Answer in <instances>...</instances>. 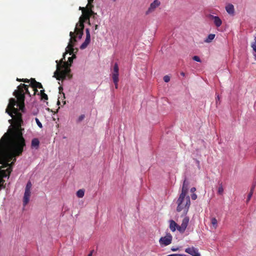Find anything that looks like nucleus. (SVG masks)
I'll use <instances>...</instances> for the list:
<instances>
[{
    "label": "nucleus",
    "instance_id": "6e6552de",
    "mask_svg": "<svg viewBox=\"0 0 256 256\" xmlns=\"http://www.w3.org/2000/svg\"><path fill=\"white\" fill-rule=\"evenodd\" d=\"M172 241V236L170 234H167L166 236L162 237L160 240V243L161 245L166 246L171 244Z\"/></svg>",
    "mask_w": 256,
    "mask_h": 256
},
{
    "label": "nucleus",
    "instance_id": "f257e3e1",
    "mask_svg": "<svg viewBox=\"0 0 256 256\" xmlns=\"http://www.w3.org/2000/svg\"><path fill=\"white\" fill-rule=\"evenodd\" d=\"M28 86L21 84L15 90L13 94L16 98H10L6 110V112L12 119L8 122L12 124L7 132L0 140V190L5 188L4 178L9 177L12 170V167L16 161V158L22 154L26 146V140L22 135L24 130L22 128L23 124L22 112L25 110V94L31 96L28 90Z\"/></svg>",
    "mask_w": 256,
    "mask_h": 256
},
{
    "label": "nucleus",
    "instance_id": "f8f14e48",
    "mask_svg": "<svg viewBox=\"0 0 256 256\" xmlns=\"http://www.w3.org/2000/svg\"><path fill=\"white\" fill-rule=\"evenodd\" d=\"M188 192V182L184 180L183 182L182 192L180 195L186 196Z\"/></svg>",
    "mask_w": 256,
    "mask_h": 256
},
{
    "label": "nucleus",
    "instance_id": "dca6fc26",
    "mask_svg": "<svg viewBox=\"0 0 256 256\" xmlns=\"http://www.w3.org/2000/svg\"><path fill=\"white\" fill-rule=\"evenodd\" d=\"M178 224L173 220L170 221V228L172 232H174L177 228Z\"/></svg>",
    "mask_w": 256,
    "mask_h": 256
},
{
    "label": "nucleus",
    "instance_id": "72a5a7b5",
    "mask_svg": "<svg viewBox=\"0 0 256 256\" xmlns=\"http://www.w3.org/2000/svg\"><path fill=\"white\" fill-rule=\"evenodd\" d=\"M22 82H26V83H29L30 82V80L28 79H27V78H23Z\"/></svg>",
    "mask_w": 256,
    "mask_h": 256
},
{
    "label": "nucleus",
    "instance_id": "4be33fe9",
    "mask_svg": "<svg viewBox=\"0 0 256 256\" xmlns=\"http://www.w3.org/2000/svg\"><path fill=\"white\" fill-rule=\"evenodd\" d=\"M84 190L82 189L79 190L76 192V196L79 198H82L84 196Z\"/></svg>",
    "mask_w": 256,
    "mask_h": 256
},
{
    "label": "nucleus",
    "instance_id": "6ab92c4d",
    "mask_svg": "<svg viewBox=\"0 0 256 256\" xmlns=\"http://www.w3.org/2000/svg\"><path fill=\"white\" fill-rule=\"evenodd\" d=\"M215 34H210L208 37L204 40V42L206 43H210L212 42V40L214 38Z\"/></svg>",
    "mask_w": 256,
    "mask_h": 256
},
{
    "label": "nucleus",
    "instance_id": "aec40b11",
    "mask_svg": "<svg viewBox=\"0 0 256 256\" xmlns=\"http://www.w3.org/2000/svg\"><path fill=\"white\" fill-rule=\"evenodd\" d=\"M40 142L38 138H34L32 140V146L36 148L38 147Z\"/></svg>",
    "mask_w": 256,
    "mask_h": 256
},
{
    "label": "nucleus",
    "instance_id": "a19ab883",
    "mask_svg": "<svg viewBox=\"0 0 256 256\" xmlns=\"http://www.w3.org/2000/svg\"><path fill=\"white\" fill-rule=\"evenodd\" d=\"M93 252H94V250H92V251L90 252V253L88 255V256H92V253H93Z\"/></svg>",
    "mask_w": 256,
    "mask_h": 256
},
{
    "label": "nucleus",
    "instance_id": "2eb2a0df",
    "mask_svg": "<svg viewBox=\"0 0 256 256\" xmlns=\"http://www.w3.org/2000/svg\"><path fill=\"white\" fill-rule=\"evenodd\" d=\"M226 10L228 13L233 14L234 12V6L232 4H228L226 6Z\"/></svg>",
    "mask_w": 256,
    "mask_h": 256
},
{
    "label": "nucleus",
    "instance_id": "423d86ee",
    "mask_svg": "<svg viewBox=\"0 0 256 256\" xmlns=\"http://www.w3.org/2000/svg\"><path fill=\"white\" fill-rule=\"evenodd\" d=\"M32 188V184L29 180L26 185L24 190V196L23 197V206H26L30 201V198L31 194V189Z\"/></svg>",
    "mask_w": 256,
    "mask_h": 256
},
{
    "label": "nucleus",
    "instance_id": "a211bd4d",
    "mask_svg": "<svg viewBox=\"0 0 256 256\" xmlns=\"http://www.w3.org/2000/svg\"><path fill=\"white\" fill-rule=\"evenodd\" d=\"M210 222L214 229H216L218 228V220L216 218H210Z\"/></svg>",
    "mask_w": 256,
    "mask_h": 256
},
{
    "label": "nucleus",
    "instance_id": "c9c22d12",
    "mask_svg": "<svg viewBox=\"0 0 256 256\" xmlns=\"http://www.w3.org/2000/svg\"><path fill=\"white\" fill-rule=\"evenodd\" d=\"M95 14H92L90 15V16H92L94 18H96V16H97L96 13L94 12Z\"/></svg>",
    "mask_w": 256,
    "mask_h": 256
},
{
    "label": "nucleus",
    "instance_id": "39448f33",
    "mask_svg": "<svg viewBox=\"0 0 256 256\" xmlns=\"http://www.w3.org/2000/svg\"><path fill=\"white\" fill-rule=\"evenodd\" d=\"M94 0H88V4L86 8L80 7L79 9L82 10V16L80 18H82V20L85 22L86 20H89L91 14H95L92 11V8H94L92 2Z\"/></svg>",
    "mask_w": 256,
    "mask_h": 256
},
{
    "label": "nucleus",
    "instance_id": "f03ea898",
    "mask_svg": "<svg viewBox=\"0 0 256 256\" xmlns=\"http://www.w3.org/2000/svg\"><path fill=\"white\" fill-rule=\"evenodd\" d=\"M66 51L63 54V58L60 61L56 60V70L54 72V76L58 80H64L68 77L69 79L71 78L72 76L70 74V66L71 64L73 62V60L68 59V62L64 61L65 60V56L67 53L70 54V50L67 48H66Z\"/></svg>",
    "mask_w": 256,
    "mask_h": 256
},
{
    "label": "nucleus",
    "instance_id": "ddd939ff",
    "mask_svg": "<svg viewBox=\"0 0 256 256\" xmlns=\"http://www.w3.org/2000/svg\"><path fill=\"white\" fill-rule=\"evenodd\" d=\"M210 17L212 19L214 20V23L216 26L219 27L221 26L222 22L219 17L212 15H210Z\"/></svg>",
    "mask_w": 256,
    "mask_h": 256
},
{
    "label": "nucleus",
    "instance_id": "f704fd0d",
    "mask_svg": "<svg viewBox=\"0 0 256 256\" xmlns=\"http://www.w3.org/2000/svg\"><path fill=\"white\" fill-rule=\"evenodd\" d=\"M196 188L194 187H193V188H191V189H190V192L193 194L196 192Z\"/></svg>",
    "mask_w": 256,
    "mask_h": 256
},
{
    "label": "nucleus",
    "instance_id": "cd10ccee",
    "mask_svg": "<svg viewBox=\"0 0 256 256\" xmlns=\"http://www.w3.org/2000/svg\"><path fill=\"white\" fill-rule=\"evenodd\" d=\"M36 122L38 124V126L40 128H42V123L40 122L38 118H36Z\"/></svg>",
    "mask_w": 256,
    "mask_h": 256
},
{
    "label": "nucleus",
    "instance_id": "58836bf2",
    "mask_svg": "<svg viewBox=\"0 0 256 256\" xmlns=\"http://www.w3.org/2000/svg\"><path fill=\"white\" fill-rule=\"evenodd\" d=\"M220 98L218 96H217V97L216 98V103L217 104L218 101H220Z\"/></svg>",
    "mask_w": 256,
    "mask_h": 256
},
{
    "label": "nucleus",
    "instance_id": "c85d7f7f",
    "mask_svg": "<svg viewBox=\"0 0 256 256\" xmlns=\"http://www.w3.org/2000/svg\"><path fill=\"white\" fill-rule=\"evenodd\" d=\"M192 59L194 60H195L196 62H201L200 58L198 56H193L192 57Z\"/></svg>",
    "mask_w": 256,
    "mask_h": 256
},
{
    "label": "nucleus",
    "instance_id": "2f4dec72",
    "mask_svg": "<svg viewBox=\"0 0 256 256\" xmlns=\"http://www.w3.org/2000/svg\"><path fill=\"white\" fill-rule=\"evenodd\" d=\"M62 90H63L62 87V86H60L59 88L60 94H62L64 98H65L64 94L62 92Z\"/></svg>",
    "mask_w": 256,
    "mask_h": 256
},
{
    "label": "nucleus",
    "instance_id": "412c9836",
    "mask_svg": "<svg viewBox=\"0 0 256 256\" xmlns=\"http://www.w3.org/2000/svg\"><path fill=\"white\" fill-rule=\"evenodd\" d=\"M189 222V218L187 216L184 218L182 220V223L181 224V226L184 227L185 228H186Z\"/></svg>",
    "mask_w": 256,
    "mask_h": 256
},
{
    "label": "nucleus",
    "instance_id": "7ed1b4c3",
    "mask_svg": "<svg viewBox=\"0 0 256 256\" xmlns=\"http://www.w3.org/2000/svg\"><path fill=\"white\" fill-rule=\"evenodd\" d=\"M82 18H80L79 22L76 24L74 28V31L70 32V39L67 46L70 50V54H72L74 52V43L76 42V35L80 39L82 38L83 35V30L84 28V20H82Z\"/></svg>",
    "mask_w": 256,
    "mask_h": 256
},
{
    "label": "nucleus",
    "instance_id": "4c0bfd02",
    "mask_svg": "<svg viewBox=\"0 0 256 256\" xmlns=\"http://www.w3.org/2000/svg\"><path fill=\"white\" fill-rule=\"evenodd\" d=\"M178 248H171L172 250L173 251V252H176V251L178 250Z\"/></svg>",
    "mask_w": 256,
    "mask_h": 256
},
{
    "label": "nucleus",
    "instance_id": "9d476101",
    "mask_svg": "<svg viewBox=\"0 0 256 256\" xmlns=\"http://www.w3.org/2000/svg\"><path fill=\"white\" fill-rule=\"evenodd\" d=\"M185 252L192 256H200L198 250L194 246L186 248Z\"/></svg>",
    "mask_w": 256,
    "mask_h": 256
},
{
    "label": "nucleus",
    "instance_id": "e433bc0d",
    "mask_svg": "<svg viewBox=\"0 0 256 256\" xmlns=\"http://www.w3.org/2000/svg\"><path fill=\"white\" fill-rule=\"evenodd\" d=\"M76 58V56L75 54H73L71 57H70V59L74 60Z\"/></svg>",
    "mask_w": 256,
    "mask_h": 256
},
{
    "label": "nucleus",
    "instance_id": "1a4fd4ad",
    "mask_svg": "<svg viewBox=\"0 0 256 256\" xmlns=\"http://www.w3.org/2000/svg\"><path fill=\"white\" fill-rule=\"evenodd\" d=\"M86 38L84 42L80 46V49L83 50L86 48L90 41V30L88 28H86Z\"/></svg>",
    "mask_w": 256,
    "mask_h": 256
},
{
    "label": "nucleus",
    "instance_id": "ea45409f",
    "mask_svg": "<svg viewBox=\"0 0 256 256\" xmlns=\"http://www.w3.org/2000/svg\"><path fill=\"white\" fill-rule=\"evenodd\" d=\"M16 80H17V81H18V82H22L23 78H16Z\"/></svg>",
    "mask_w": 256,
    "mask_h": 256
},
{
    "label": "nucleus",
    "instance_id": "7c9ffc66",
    "mask_svg": "<svg viewBox=\"0 0 256 256\" xmlns=\"http://www.w3.org/2000/svg\"><path fill=\"white\" fill-rule=\"evenodd\" d=\"M252 47L253 50L256 52V41L253 44H252Z\"/></svg>",
    "mask_w": 256,
    "mask_h": 256
},
{
    "label": "nucleus",
    "instance_id": "4468645a",
    "mask_svg": "<svg viewBox=\"0 0 256 256\" xmlns=\"http://www.w3.org/2000/svg\"><path fill=\"white\" fill-rule=\"evenodd\" d=\"M32 88V90L34 91L33 95H35L36 93L38 92L37 88H42L43 87L41 83L36 82Z\"/></svg>",
    "mask_w": 256,
    "mask_h": 256
},
{
    "label": "nucleus",
    "instance_id": "393cba45",
    "mask_svg": "<svg viewBox=\"0 0 256 256\" xmlns=\"http://www.w3.org/2000/svg\"><path fill=\"white\" fill-rule=\"evenodd\" d=\"M180 232L183 233L185 231L186 228L182 226H178V225L177 228H176Z\"/></svg>",
    "mask_w": 256,
    "mask_h": 256
},
{
    "label": "nucleus",
    "instance_id": "a878e982",
    "mask_svg": "<svg viewBox=\"0 0 256 256\" xmlns=\"http://www.w3.org/2000/svg\"><path fill=\"white\" fill-rule=\"evenodd\" d=\"M30 80V86L32 88L34 86L35 84L36 81V80L35 78H31Z\"/></svg>",
    "mask_w": 256,
    "mask_h": 256
},
{
    "label": "nucleus",
    "instance_id": "f3484780",
    "mask_svg": "<svg viewBox=\"0 0 256 256\" xmlns=\"http://www.w3.org/2000/svg\"><path fill=\"white\" fill-rule=\"evenodd\" d=\"M256 180L254 181V182L252 188H251V189H250V193L248 194V198H247V200H246V202H249V200H250L252 196V194H253V192H254V187L256 186Z\"/></svg>",
    "mask_w": 256,
    "mask_h": 256
},
{
    "label": "nucleus",
    "instance_id": "0eeeda50",
    "mask_svg": "<svg viewBox=\"0 0 256 256\" xmlns=\"http://www.w3.org/2000/svg\"><path fill=\"white\" fill-rule=\"evenodd\" d=\"M118 71H119V68H118V64L117 63H116L114 66V72L112 74V78L113 80V82L116 88H118V82L119 80Z\"/></svg>",
    "mask_w": 256,
    "mask_h": 256
},
{
    "label": "nucleus",
    "instance_id": "473e14b6",
    "mask_svg": "<svg viewBox=\"0 0 256 256\" xmlns=\"http://www.w3.org/2000/svg\"><path fill=\"white\" fill-rule=\"evenodd\" d=\"M191 198L192 200H195L197 198V196L196 194L194 193L191 195Z\"/></svg>",
    "mask_w": 256,
    "mask_h": 256
},
{
    "label": "nucleus",
    "instance_id": "20e7f679",
    "mask_svg": "<svg viewBox=\"0 0 256 256\" xmlns=\"http://www.w3.org/2000/svg\"><path fill=\"white\" fill-rule=\"evenodd\" d=\"M176 203L178 205L176 211L178 212L183 211L184 214H186L190 205V196L180 194Z\"/></svg>",
    "mask_w": 256,
    "mask_h": 256
},
{
    "label": "nucleus",
    "instance_id": "c03bdc74",
    "mask_svg": "<svg viewBox=\"0 0 256 256\" xmlns=\"http://www.w3.org/2000/svg\"><path fill=\"white\" fill-rule=\"evenodd\" d=\"M88 24H89V25H90V22H88Z\"/></svg>",
    "mask_w": 256,
    "mask_h": 256
},
{
    "label": "nucleus",
    "instance_id": "b1692460",
    "mask_svg": "<svg viewBox=\"0 0 256 256\" xmlns=\"http://www.w3.org/2000/svg\"><path fill=\"white\" fill-rule=\"evenodd\" d=\"M223 192H224V188H223V187H222V184L221 183L220 184V186L218 187V194L222 195V194Z\"/></svg>",
    "mask_w": 256,
    "mask_h": 256
},
{
    "label": "nucleus",
    "instance_id": "5701e85b",
    "mask_svg": "<svg viewBox=\"0 0 256 256\" xmlns=\"http://www.w3.org/2000/svg\"><path fill=\"white\" fill-rule=\"evenodd\" d=\"M40 94L42 99H44V100H48V95L44 93V90H40Z\"/></svg>",
    "mask_w": 256,
    "mask_h": 256
},
{
    "label": "nucleus",
    "instance_id": "9b49d317",
    "mask_svg": "<svg viewBox=\"0 0 256 256\" xmlns=\"http://www.w3.org/2000/svg\"><path fill=\"white\" fill-rule=\"evenodd\" d=\"M160 4V2L158 0H154L150 5L146 14H148L154 11V10L158 7Z\"/></svg>",
    "mask_w": 256,
    "mask_h": 256
},
{
    "label": "nucleus",
    "instance_id": "a18cd8bd",
    "mask_svg": "<svg viewBox=\"0 0 256 256\" xmlns=\"http://www.w3.org/2000/svg\"><path fill=\"white\" fill-rule=\"evenodd\" d=\"M116 0H113V1H114H114H116Z\"/></svg>",
    "mask_w": 256,
    "mask_h": 256
},
{
    "label": "nucleus",
    "instance_id": "c756f323",
    "mask_svg": "<svg viewBox=\"0 0 256 256\" xmlns=\"http://www.w3.org/2000/svg\"><path fill=\"white\" fill-rule=\"evenodd\" d=\"M164 80L166 82H170V78L169 76H165L164 77Z\"/></svg>",
    "mask_w": 256,
    "mask_h": 256
},
{
    "label": "nucleus",
    "instance_id": "bb28decb",
    "mask_svg": "<svg viewBox=\"0 0 256 256\" xmlns=\"http://www.w3.org/2000/svg\"><path fill=\"white\" fill-rule=\"evenodd\" d=\"M85 118L84 114H81L78 118V122H82Z\"/></svg>",
    "mask_w": 256,
    "mask_h": 256
},
{
    "label": "nucleus",
    "instance_id": "37998d69",
    "mask_svg": "<svg viewBox=\"0 0 256 256\" xmlns=\"http://www.w3.org/2000/svg\"><path fill=\"white\" fill-rule=\"evenodd\" d=\"M180 75H181V76H185V74H184V72H181L180 73Z\"/></svg>",
    "mask_w": 256,
    "mask_h": 256
},
{
    "label": "nucleus",
    "instance_id": "79ce46f5",
    "mask_svg": "<svg viewBox=\"0 0 256 256\" xmlns=\"http://www.w3.org/2000/svg\"><path fill=\"white\" fill-rule=\"evenodd\" d=\"M98 28V24H95V26H94V30H96Z\"/></svg>",
    "mask_w": 256,
    "mask_h": 256
}]
</instances>
